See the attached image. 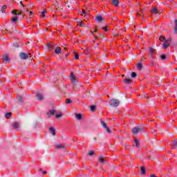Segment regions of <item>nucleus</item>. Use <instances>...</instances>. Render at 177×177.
<instances>
[{"label": "nucleus", "instance_id": "f257e3e1", "mask_svg": "<svg viewBox=\"0 0 177 177\" xmlns=\"http://www.w3.org/2000/svg\"><path fill=\"white\" fill-rule=\"evenodd\" d=\"M12 13L14 15V16L12 18V21H13V23H16V21H17V15L20 16V15H21V12L19 11V10H14L12 11Z\"/></svg>", "mask_w": 177, "mask_h": 177}, {"label": "nucleus", "instance_id": "f03ea898", "mask_svg": "<svg viewBox=\"0 0 177 177\" xmlns=\"http://www.w3.org/2000/svg\"><path fill=\"white\" fill-rule=\"evenodd\" d=\"M133 135H136L138 132L144 133L145 130L142 127H134L131 131Z\"/></svg>", "mask_w": 177, "mask_h": 177}, {"label": "nucleus", "instance_id": "7ed1b4c3", "mask_svg": "<svg viewBox=\"0 0 177 177\" xmlns=\"http://www.w3.org/2000/svg\"><path fill=\"white\" fill-rule=\"evenodd\" d=\"M19 57L21 60H27L28 57H31V53L26 54L24 53H20Z\"/></svg>", "mask_w": 177, "mask_h": 177}, {"label": "nucleus", "instance_id": "20e7f679", "mask_svg": "<svg viewBox=\"0 0 177 177\" xmlns=\"http://www.w3.org/2000/svg\"><path fill=\"white\" fill-rule=\"evenodd\" d=\"M110 104H111L113 107H117L118 106L120 105V100H115V99L111 100L110 101Z\"/></svg>", "mask_w": 177, "mask_h": 177}, {"label": "nucleus", "instance_id": "39448f33", "mask_svg": "<svg viewBox=\"0 0 177 177\" xmlns=\"http://www.w3.org/2000/svg\"><path fill=\"white\" fill-rule=\"evenodd\" d=\"M31 9V6H28L26 7V8H24V11L22 13H29V16H31L32 15V10H30Z\"/></svg>", "mask_w": 177, "mask_h": 177}, {"label": "nucleus", "instance_id": "423d86ee", "mask_svg": "<svg viewBox=\"0 0 177 177\" xmlns=\"http://www.w3.org/2000/svg\"><path fill=\"white\" fill-rule=\"evenodd\" d=\"M171 45V39H167L162 44L163 49H167Z\"/></svg>", "mask_w": 177, "mask_h": 177}, {"label": "nucleus", "instance_id": "0eeeda50", "mask_svg": "<svg viewBox=\"0 0 177 177\" xmlns=\"http://www.w3.org/2000/svg\"><path fill=\"white\" fill-rule=\"evenodd\" d=\"M100 122L101 125H102V127L105 128V129H106V132H108L109 133H111V130H110V129L107 127V124L102 120H100Z\"/></svg>", "mask_w": 177, "mask_h": 177}, {"label": "nucleus", "instance_id": "6e6552de", "mask_svg": "<svg viewBox=\"0 0 177 177\" xmlns=\"http://www.w3.org/2000/svg\"><path fill=\"white\" fill-rule=\"evenodd\" d=\"M71 81L73 84H76L77 80L75 75H74V73H71Z\"/></svg>", "mask_w": 177, "mask_h": 177}, {"label": "nucleus", "instance_id": "1a4fd4ad", "mask_svg": "<svg viewBox=\"0 0 177 177\" xmlns=\"http://www.w3.org/2000/svg\"><path fill=\"white\" fill-rule=\"evenodd\" d=\"M55 149H63L64 151H65V150H66V147L62 144L56 145Z\"/></svg>", "mask_w": 177, "mask_h": 177}, {"label": "nucleus", "instance_id": "9d476101", "mask_svg": "<svg viewBox=\"0 0 177 177\" xmlns=\"http://www.w3.org/2000/svg\"><path fill=\"white\" fill-rule=\"evenodd\" d=\"M3 60L4 63H8L9 62V55L6 54L3 55Z\"/></svg>", "mask_w": 177, "mask_h": 177}, {"label": "nucleus", "instance_id": "9b49d317", "mask_svg": "<svg viewBox=\"0 0 177 177\" xmlns=\"http://www.w3.org/2000/svg\"><path fill=\"white\" fill-rule=\"evenodd\" d=\"M37 97L38 100H44V95H42L41 93H38L37 94Z\"/></svg>", "mask_w": 177, "mask_h": 177}, {"label": "nucleus", "instance_id": "f8f14e48", "mask_svg": "<svg viewBox=\"0 0 177 177\" xmlns=\"http://www.w3.org/2000/svg\"><path fill=\"white\" fill-rule=\"evenodd\" d=\"M53 46H55V44H53V43H48L47 44V48H48V50H52V48H53Z\"/></svg>", "mask_w": 177, "mask_h": 177}, {"label": "nucleus", "instance_id": "ddd939ff", "mask_svg": "<svg viewBox=\"0 0 177 177\" xmlns=\"http://www.w3.org/2000/svg\"><path fill=\"white\" fill-rule=\"evenodd\" d=\"M12 127L14 129H19V128H20V124H19V122H15L13 123Z\"/></svg>", "mask_w": 177, "mask_h": 177}, {"label": "nucleus", "instance_id": "4468645a", "mask_svg": "<svg viewBox=\"0 0 177 177\" xmlns=\"http://www.w3.org/2000/svg\"><path fill=\"white\" fill-rule=\"evenodd\" d=\"M76 120H82V115L81 113H75Z\"/></svg>", "mask_w": 177, "mask_h": 177}, {"label": "nucleus", "instance_id": "2eb2a0df", "mask_svg": "<svg viewBox=\"0 0 177 177\" xmlns=\"http://www.w3.org/2000/svg\"><path fill=\"white\" fill-rule=\"evenodd\" d=\"M112 3L113 6L117 7V6H118V5H120V1L119 0H113Z\"/></svg>", "mask_w": 177, "mask_h": 177}, {"label": "nucleus", "instance_id": "dca6fc26", "mask_svg": "<svg viewBox=\"0 0 177 177\" xmlns=\"http://www.w3.org/2000/svg\"><path fill=\"white\" fill-rule=\"evenodd\" d=\"M55 52L57 55H59V53H62V48L60 47H57Z\"/></svg>", "mask_w": 177, "mask_h": 177}, {"label": "nucleus", "instance_id": "f3484780", "mask_svg": "<svg viewBox=\"0 0 177 177\" xmlns=\"http://www.w3.org/2000/svg\"><path fill=\"white\" fill-rule=\"evenodd\" d=\"M123 82H124V84H131V82H132V80H131L129 78H125L123 80Z\"/></svg>", "mask_w": 177, "mask_h": 177}, {"label": "nucleus", "instance_id": "a211bd4d", "mask_svg": "<svg viewBox=\"0 0 177 177\" xmlns=\"http://www.w3.org/2000/svg\"><path fill=\"white\" fill-rule=\"evenodd\" d=\"M50 132L52 133V135H53V136L56 135V130H55L53 127H50Z\"/></svg>", "mask_w": 177, "mask_h": 177}, {"label": "nucleus", "instance_id": "6ab92c4d", "mask_svg": "<svg viewBox=\"0 0 177 177\" xmlns=\"http://www.w3.org/2000/svg\"><path fill=\"white\" fill-rule=\"evenodd\" d=\"M6 9H8V6H6V5L3 6L2 8H1V12L2 13H6Z\"/></svg>", "mask_w": 177, "mask_h": 177}, {"label": "nucleus", "instance_id": "aec40b11", "mask_svg": "<svg viewBox=\"0 0 177 177\" xmlns=\"http://www.w3.org/2000/svg\"><path fill=\"white\" fill-rule=\"evenodd\" d=\"M151 12L153 13V14H157V13H159L158 12V10L157 9V8H152L151 9Z\"/></svg>", "mask_w": 177, "mask_h": 177}, {"label": "nucleus", "instance_id": "412c9836", "mask_svg": "<svg viewBox=\"0 0 177 177\" xmlns=\"http://www.w3.org/2000/svg\"><path fill=\"white\" fill-rule=\"evenodd\" d=\"M47 114L48 115V117H50V115H55V111L50 110L47 113Z\"/></svg>", "mask_w": 177, "mask_h": 177}, {"label": "nucleus", "instance_id": "4be33fe9", "mask_svg": "<svg viewBox=\"0 0 177 177\" xmlns=\"http://www.w3.org/2000/svg\"><path fill=\"white\" fill-rule=\"evenodd\" d=\"M96 20H97V21L100 22L103 20V18L102 17V16L98 15V16L96 17Z\"/></svg>", "mask_w": 177, "mask_h": 177}, {"label": "nucleus", "instance_id": "5701e85b", "mask_svg": "<svg viewBox=\"0 0 177 177\" xmlns=\"http://www.w3.org/2000/svg\"><path fill=\"white\" fill-rule=\"evenodd\" d=\"M140 169H141V171H142V174L145 175V174H146V169L145 168V167H141Z\"/></svg>", "mask_w": 177, "mask_h": 177}, {"label": "nucleus", "instance_id": "b1692460", "mask_svg": "<svg viewBox=\"0 0 177 177\" xmlns=\"http://www.w3.org/2000/svg\"><path fill=\"white\" fill-rule=\"evenodd\" d=\"M99 162H101L102 164H104V158L102 156L99 158Z\"/></svg>", "mask_w": 177, "mask_h": 177}, {"label": "nucleus", "instance_id": "393cba45", "mask_svg": "<svg viewBox=\"0 0 177 177\" xmlns=\"http://www.w3.org/2000/svg\"><path fill=\"white\" fill-rule=\"evenodd\" d=\"M74 55H75V59H76V60H78V59H80V55L78 53L74 52Z\"/></svg>", "mask_w": 177, "mask_h": 177}, {"label": "nucleus", "instance_id": "a878e982", "mask_svg": "<svg viewBox=\"0 0 177 177\" xmlns=\"http://www.w3.org/2000/svg\"><path fill=\"white\" fill-rule=\"evenodd\" d=\"M159 39L160 41H161V42H164V41H167V39H165V37L164 36H160Z\"/></svg>", "mask_w": 177, "mask_h": 177}, {"label": "nucleus", "instance_id": "bb28decb", "mask_svg": "<svg viewBox=\"0 0 177 177\" xmlns=\"http://www.w3.org/2000/svg\"><path fill=\"white\" fill-rule=\"evenodd\" d=\"M6 118H10V117H12V113H7L5 115Z\"/></svg>", "mask_w": 177, "mask_h": 177}, {"label": "nucleus", "instance_id": "cd10ccee", "mask_svg": "<svg viewBox=\"0 0 177 177\" xmlns=\"http://www.w3.org/2000/svg\"><path fill=\"white\" fill-rule=\"evenodd\" d=\"M149 55H153L154 54V49H153L152 48H149Z\"/></svg>", "mask_w": 177, "mask_h": 177}, {"label": "nucleus", "instance_id": "c85d7f7f", "mask_svg": "<svg viewBox=\"0 0 177 177\" xmlns=\"http://www.w3.org/2000/svg\"><path fill=\"white\" fill-rule=\"evenodd\" d=\"M172 146H174V147H177V140H174L172 142Z\"/></svg>", "mask_w": 177, "mask_h": 177}, {"label": "nucleus", "instance_id": "c756f323", "mask_svg": "<svg viewBox=\"0 0 177 177\" xmlns=\"http://www.w3.org/2000/svg\"><path fill=\"white\" fill-rule=\"evenodd\" d=\"M62 115H63V113H62V112H59V113H57L55 117L56 118H60L62 117Z\"/></svg>", "mask_w": 177, "mask_h": 177}, {"label": "nucleus", "instance_id": "7c9ffc66", "mask_svg": "<svg viewBox=\"0 0 177 177\" xmlns=\"http://www.w3.org/2000/svg\"><path fill=\"white\" fill-rule=\"evenodd\" d=\"M17 100H19V102H23V97H21V95H17Z\"/></svg>", "mask_w": 177, "mask_h": 177}, {"label": "nucleus", "instance_id": "2f4dec72", "mask_svg": "<svg viewBox=\"0 0 177 177\" xmlns=\"http://www.w3.org/2000/svg\"><path fill=\"white\" fill-rule=\"evenodd\" d=\"M65 102L66 104H70V103H73V101L68 98L66 100Z\"/></svg>", "mask_w": 177, "mask_h": 177}, {"label": "nucleus", "instance_id": "473e14b6", "mask_svg": "<svg viewBox=\"0 0 177 177\" xmlns=\"http://www.w3.org/2000/svg\"><path fill=\"white\" fill-rule=\"evenodd\" d=\"M45 13H46V10H44L41 12V17H45Z\"/></svg>", "mask_w": 177, "mask_h": 177}, {"label": "nucleus", "instance_id": "72a5a7b5", "mask_svg": "<svg viewBox=\"0 0 177 177\" xmlns=\"http://www.w3.org/2000/svg\"><path fill=\"white\" fill-rule=\"evenodd\" d=\"M142 64L141 63H139L138 65H137V68H138V70H142Z\"/></svg>", "mask_w": 177, "mask_h": 177}, {"label": "nucleus", "instance_id": "f704fd0d", "mask_svg": "<svg viewBox=\"0 0 177 177\" xmlns=\"http://www.w3.org/2000/svg\"><path fill=\"white\" fill-rule=\"evenodd\" d=\"M135 143H136V147H138V146H140V143L139 142V140H135Z\"/></svg>", "mask_w": 177, "mask_h": 177}, {"label": "nucleus", "instance_id": "c9c22d12", "mask_svg": "<svg viewBox=\"0 0 177 177\" xmlns=\"http://www.w3.org/2000/svg\"><path fill=\"white\" fill-rule=\"evenodd\" d=\"M166 56H165V55H162L161 56H160V59H162V60H165V59H166Z\"/></svg>", "mask_w": 177, "mask_h": 177}, {"label": "nucleus", "instance_id": "e433bc0d", "mask_svg": "<svg viewBox=\"0 0 177 177\" xmlns=\"http://www.w3.org/2000/svg\"><path fill=\"white\" fill-rule=\"evenodd\" d=\"M131 77H132L133 78L136 77V73L133 72V73H131Z\"/></svg>", "mask_w": 177, "mask_h": 177}, {"label": "nucleus", "instance_id": "4c0bfd02", "mask_svg": "<svg viewBox=\"0 0 177 177\" xmlns=\"http://www.w3.org/2000/svg\"><path fill=\"white\" fill-rule=\"evenodd\" d=\"M79 26H80V27H85V24L80 22L79 23Z\"/></svg>", "mask_w": 177, "mask_h": 177}, {"label": "nucleus", "instance_id": "58836bf2", "mask_svg": "<svg viewBox=\"0 0 177 177\" xmlns=\"http://www.w3.org/2000/svg\"><path fill=\"white\" fill-rule=\"evenodd\" d=\"M96 109V107L95 106H91V111H95V109Z\"/></svg>", "mask_w": 177, "mask_h": 177}, {"label": "nucleus", "instance_id": "ea45409f", "mask_svg": "<svg viewBox=\"0 0 177 177\" xmlns=\"http://www.w3.org/2000/svg\"><path fill=\"white\" fill-rule=\"evenodd\" d=\"M93 154H95V152L94 151H91L89 153H88V156H90V157H92V156H93Z\"/></svg>", "mask_w": 177, "mask_h": 177}, {"label": "nucleus", "instance_id": "a19ab883", "mask_svg": "<svg viewBox=\"0 0 177 177\" xmlns=\"http://www.w3.org/2000/svg\"><path fill=\"white\" fill-rule=\"evenodd\" d=\"M174 33L177 34V27H175L174 29Z\"/></svg>", "mask_w": 177, "mask_h": 177}, {"label": "nucleus", "instance_id": "79ce46f5", "mask_svg": "<svg viewBox=\"0 0 177 177\" xmlns=\"http://www.w3.org/2000/svg\"><path fill=\"white\" fill-rule=\"evenodd\" d=\"M102 30H104V31H107V27L106 26L103 27Z\"/></svg>", "mask_w": 177, "mask_h": 177}, {"label": "nucleus", "instance_id": "37998d69", "mask_svg": "<svg viewBox=\"0 0 177 177\" xmlns=\"http://www.w3.org/2000/svg\"><path fill=\"white\" fill-rule=\"evenodd\" d=\"M82 13H83L84 15H85V13H86V12L85 11V10H82Z\"/></svg>", "mask_w": 177, "mask_h": 177}, {"label": "nucleus", "instance_id": "c03bdc74", "mask_svg": "<svg viewBox=\"0 0 177 177\" xmlns=\"http://www.w3.org/2000/svg\"><path fill=\"white\" fill-rule=\"evenodd\" d=\"M175 24H176V27H177V19L175 20Z\"/></svg>", "mask_w": 177, "mask_h": 177}, {"label": "nucleus", "instance_id": "a18cd8bd", "mask_svg": "<svg viewBox=\"0 0 177 177\" xmlns=\"http://www.w3.org/2000/svg\"><path fill=\"white\" fill-rule=\"evenodd\" d=\"M150 177H156V174H152L150 176Z\"/></svg>", "mask_w": 177, "mask_h": 177}, {"label": "nucleus", "instance_id": "49530a36", "mask_svg": "<svg viewBox=\"0 0 177 177\" xmlns=\"http://www.w3.org/2000/svg\"><path fill=\"white\" fill-rule=\"evenodd\" d=\"M42 174H43V175H45V174H46V171H44L42 172Z\"/></svg>", "mask_w": 177, "mask_h": 177}, {"label": "nucleus", "instance_id": "de8ad7c7", "mask_svg": "<svg viewBox=\"0 0 177 177\" xmlns=\"http://www.w3.org/2000/svg\"><path fill=\"white\" fill-rule=\"evenodd\" d=\"M94 32H97V29H95V30H94Z\"/></svg>", "mask_w": 177, "mask_h": 177}, {"label": "nucleus", "instance_id": "09e8293b", "mask_svg": "<svg viewBox=\"0 0 177 177\" xmlns=\"http://www.w3.org/2000/svg\"><path fill=\"white\" fill-rule=\"evenodd\" d=\"M21 3L22 6H24V5L22 3V2H21Z\"/></svg>", "mask_w": 177, "mask_h": 177}, {"label": "nucleus", "instance_id": "8fccbe9b", "mask_svg": "<svg viewBox=\"0 0 177 177\" xmlns=\"http://www.w3.org/2000/svg\"><path fill=\"white\" fill-rule=\"evenodd\" d=\"M39 171H42V169H40Z\"/></svg>", "mask_w": 177, "mask_h": 177}, {"label": "nucleus", "instance_id": "3c124183", "mask_svg": "<svg viewBox=\"0 0 177 177\" xmlns=\"http://www.w3.org/2000/svg\"><path fill=\"white\" fill-rule=\"evenodd\" d=\"M64 49H65V50H66L67 49V48H65Z\"/></svg>", "mask_w": 177, "mask_h": 177}, {"label": "nucleus", "instance_id": "603ef678", "mask_svg": "<svg viewBox=\"0 0 177 177\" xmlns=\"http://www.w3.org/2000/svg\"><path fill=\"white\" fill-rule=\"evenodd\" d=\"M138 15H139V12H138Z\"/></svg>", "mask_w": 177, "mask_h": 177}, {"label": "nucleus", "instance_id": "864d4df0", "mask_svg": "<svg viewBox=\"0 0 177 177\" xmlns=\"http://www.w3.org/2000/svg\"><path fill=\"white\" fill-rule=\"evenodd\" d=\"M176 70H177V68H176Z\"/></svg>", "mask_w": 177, "mask_h": 177}, {"label": "nucleus", "instance_id": "5fc2aeb1", "mask_svg": "<svg viewBox=\"0 0 177 177\" xmlns=\"http://www.w3.org/2000/svg\"><path fill=\"white\" fill-rule=\"evenodd\" d=\"M105 1H107V0H105Z\"/></svg>", "mask_w": 177, "mask_h": 177}]
</instances>
